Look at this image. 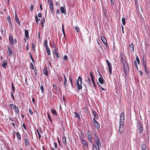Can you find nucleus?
Segmentation results:
<instances>
[{
    "label": "nucleus",
    "mask_w": 150,
    "mask_h": 150,
    "mask_svg": "<svg viewBox=\"0 0 150 150\" xmlns=\"http://www.w3.org/2000/svg\"><path fill=\"white\" fill-rule=\"evenodd\" d=\"M94 136L95 142L93 144V150H99L100 145L101 146L100 139L96 133L94 134Z\"/></svg>",
    "instance_id": "f257e3e1"
},
{
    "label": "nucleus",
    "mask_w": 150,
    "mask_h": 150,
    "mask_svg": "<svg viewBox=\"0 0 150 150\" xmlns=\"http://www.w3.org/2000/svg\"><path fill=\"white\" fill-rule=\"evenodd\" d=\"M121 59L122 62V63L123 64L124 69L125 73V75H127L128 74L129 71V66L128 64L126 62L125 63L123 61V57H121Z\"/></svg>",
    "instance_id": "f03ea898"
},
{
    "label": "nucleus",
    "mask_w": 150,
    "mask_h": 150,
    "mask_svg": "<svg viewBox=\"0 0 150 150\" xmlns=\"http://www.w3.org/2000/svg\"><path fill=\"white\" fill-rule=\"evenodd\" d=\"M82 78L80 76H79L77 83H76L77 87L78 90L82 88Z\"/></svg>",
    "instance_id": "7ed1b4c3"
},
{
    "label": "nucleus",
    "mask_w": 150,
    "mask_h": 150,
    "mask_svg": "<svg viewBox=\"0 0 150 150\" xmlns=\"http://www.w3.org/2000/svg\"><path fill=\"white\" fill-rule=\"evenodd\" d=\"M137 127V132H139L141 134L143 132V127L141 122L138 123Z\"/></svg>",
    "instance_id": "20e7f679"
},
{
    "label": "nucleus",
    "mask_w": 150,
    "mask_h": 150,
    "mask_svg": "<svg viewBox=\"0 0 150 150\" xmlns=\"http://www.w3.org/2000/svg\"><path fill=\"white\" fill-rule=\"evenodd\" d=\"M49 8L51 13L53 15L54 13V11L53 9V3L52 0H50V1Z\"/></svg>",
    "instance_id": "39448f33"
},
{
    "label": "nucleus",
    "mask_w": 150,
    "mask_h": 150,
    "mask_svg": "<svg viewBox=\"0 0 150 150\" xmlns=\"http://www.w3.org/2000/svg\"><path fill=\"white\" fill-rule=\"evenodd\" d=\"M9 40L10 44L11 46H13L14 45L13 37L11 34H10L9 35Z\"/></svg>",
    "instance_id": "423d86ee"
},
{
    "label": "nucleus",
    "mask_w": 150,
    "mask_h": 150,
    "mask_svg": "<svg viewBox=\"0 0 150 150\" xmlns=\"http://www.w3.org/2000/svg\"><path fill=\"white\" fill-rule=\"evenodd\" d=\"M90 76H91V81H92V83H93V85L94 88H96V86L95 84V82L94 81V78H93L92 74L91 72H90Z\"/></svg>",
    "instance_id": "0eeeda50"
},
{
    "label": "nucleus",
    "mask_w": 150,
    "mask_h": 150,
    "mask_svg": "<svg viewBox=\"0 0 150 150\" xmlns=\"http://www.w3.org/2000/svg\"><path fill=\"white\" fill-rule=\"evenodd\" d=\"M125 114L124 112H121L120 114V121L124 122Z\"/></svg>",
    "instance_id": "6e6552de"
},
{
    "label": "nucleus",
    "mask_w": 150,
    "mask_h": 150,
    "mask_svg": "<svg viewBox=\"0 0 150 150\" xmlns=\"http://www.w3.org/2000/svg\"><path fill=\"white\" fill-rule=\"evenodd\" d=\"M108 69L110 74V75L112 74V67L111 63L110 62L108 64H107Z\"/></svg>",
    "instance_id": "1a4fd4ad"
},
{
    "label": "nucleus",
    "mask_w": 150,
    "mask_h": 150,
    "mask_svg": "<svg viewBox=\"0 0 150 150\" xmlns=\"http://www.w3.org/2000/svg\"><path fill=\"white\" fill-rule=\"evenodd\" d=\"M7 48L8 49V55L9 56H11L12 54V51L8 46Z\"/></svg>",
    "instance_id": "9d476101"
},
{
    "label": "nucleus",
    "mask_w": 150,
    "mask_h": 150,
    "mask_svg": "<svg viewBox=\"0 0 150 150\" xmlns=\"http://www.w3.org/2000/svg\"><path fill=\"white\" fill-rule=\"evenodd\" d=\"M43 73L44 75H45L47 76H48V74L47 71V69L46 66H45L44 67Z\"/></svg>",
    "instance_id": "9b49d317"
},
{
    "label": "nucleus",
    "mask_w": 150,
    "mask_h": 150,
    "mask_svg": "<svg viewBox=\"0 0 150 150\" xmlns=\"http://www.w3.org/2000/svg\"><path fill=\"white\" fill-rule=\"evenodd\" d=\"M60 9L61 13L66 15V9L64 7H61L60 8Z\"/></svg>",
    "instance_id": "f8f14e48"
},
{
    "label": "nucleus",
    "mask_w": 150,
    "mask_h": 150,
    "mask_svg": "<svg viewBox=\"0 0 150 150\" xmlns=\"http://www.w3.org/2000/svg\"><path fill=\"white\" fill-rule=\"evenodd\" d=\"M101 38L102 42L104 44H105V43H107V40L105 36H102L101 37Z\"/></svg>",
    "instance_id": "ddd939ff"
},
{
    "label": "nucleus",
    "mask_w": 150,
    "mask_h": 150,
    "mask_svg": "<svg viewBox=\"0 0 150 150\" xmlns=\"http://www.w3.org/2000/svg\"><path fill=\"white\" fill-rule=\"evenodd\" d=\"M53 54L56 56L57 58L59 57V54L58 53L55 47V48L54 52H53Z\"/></svg>",
    "instance_id": "4468645a"
},
{
    "label": "nucleus",
    "mask_w": 150,
    "mask_h": 150,
    "mask_svg": "<svg viewBox=\"0 0 150 150\" xmlns=\"http://www.w3.org/2000/svg\"><path fill=\"white\" fill-rule=\"evenodd\" d=\"M100 76V77L98 78V81L100 84H102L103 83V81H104V80H103L102 77L101 75Z\"/></svg>",
    "instance_id": "2eb2a0df"
},
{
    "label": "nucleus",
    "mask_w": 150,
    "mask_h": 150,
    "mask_svg": "<svg viewBox=\"0 0 150 150\" xmlns=\"http://www.w3.org/2000/svg\"><path fill=\"white\" fill-rule=\"evenodd\" d=\"M86 81L87 84L89 85L91 87V81L89 78V77H88L87 79H86Z\"/></svg>",
    "instance_id": "dca6fc26"
},
{
    "label": "nucleus",
    "mask_w": 150,
    "mask_h": 150,
    "mask_svg": "<svg viewBox=\"0 0 150 150\" xmlns=\"http://www.w3.org/2000/svg\"><path fill=\"white\" fill-rule=\"evenodd\" d=\"M141 148L143 150H145L146 149V145L144 143H143L141 144Z\"/></svg>",
    "instance_id": "f3484780"
},
{
    "label": "nucleus",
    "mask_w": 150,
    "mask_h": 150,
    "mask_svg": "<svg viewBox=\"0 0 150 150\" xmlns=\"http://www.w3.org/2000/svg\"><path fill=\"white\" fill-rule=\"evenodd\" d=\"M7 64V61L6 60H4L3 62V63L2 64V67L4 68H6Z\"/></svg>",
    "instance_id": "a211bd4d"
},
{
    "label": "nucleus",
    "mask_w": 150,
    "mask_h": 150,
    "mask_svg": "<svg viewBox=\"0 0 150 150\" xmlns=\"http://www.w3.org/2000/svg\"><path fill=\"white\" fill-rule=\"evenodd\" d=\"M25 37L27 38H29V33L27 30H26V29H25Z\"/></svg>",
    "instance_id": "6ab92c4d"
},
{
    "label": "nucleus",
    "mask_w": 150,
    "mask_h": 150,
    "mask_svg": "<svg viewBox=\"0 0 150 150\" xmlns=\"http://www.w3.org/2000/svg\"><path fill=\"white\" fill-rule=\"evenodd\" d=\"M50 110L53 114L57 115V112L56 111L55 109H53V108H51L50 109Z\"/></svg>",
    "instance_id": "aec40b11"
},
{
    "label": "nucleus",
    "mask_w": 150,
    "mask_h": 150,
    "mask_svg": "<svg viewBox=\"0 0 150 150\" xmlns=\"http://www.w3.org/2000/svg\"><path fill=\"white\" fill-rule=\"evenodd\" d=\"M25 145L26 146H28L29 145V141L27 139V138H25Z\"/></svg>",
    "instance_id": "412c9836"
},
{
    "label": "nucleus",
    "mask_w": 150,
    "mask_h": 150,
    "mask_svg": "<svg viewBox=\"0 0 150 150\" xmlns=\"http://www.w3.org/2000/svg\"><path fill=\"white\" fill-rule=\"evenodd\" d=\"M15 20L19 24V25H20V22L19 21V18H18V17L17 16V14L16 13L15 15Z\"/></svg>",
    "instance_id": "4be33fe9"
},
{
    "label": "nucleus",
    "mask_w": 150,
    "mask_h": 150,
    "mask_svg": "<svg viewBox=\"0 0 150 150\" xmlns=\"http://www.w3.org/2000/svg\"><path fill=\"white\" fill-rule=\"evenodd\" d=\"M94 125L96 128L97 129H98L100 127V124L98 122L94 123Z\"/></svg>",
    "instance_id": "5701e85b"
},
{
    "label": "nucleus",
    "mask_w": 150,
    "mask_h": 150,
    "mask_svg": "<svg viewBox=\"0 0 150 150\" xmlns=\"http://www.w3.org/2000/svg\"><path fill=\"white\" fill-rule=\"evenodd\" d=\"M14 109L16 113H18L19 112L18 108L16 106L14 105Z\"/></svg>",
    "instance_id": "b1692460"
},
{
    "label": "nucleus",
    "mask_w": 150,
    "mask_h": 150,
    "mask_svg": "<svg viewBox=\"0 0 150 150\" xmlns=\"http://www.w3.org/2000/svg\"><path fill=\"white\" fill-rule=\"evenodd\" d=\"M130 50L131 51H134V47L133 43H132L129 46Z\"/></svg>",
    "instance_id": "393cba45"
},
{
    "label": "nucleus",
    "mask_w": 150,
    "mask_h": 150,
    "mask_svg": "<svg viewBox=\"0 0 150 150\" xmlns=\"http://www.w3.org/2000/svg\"><path fill=\"white\" fill-rule=\"evenodd\" d=\"M81 142L83 145L85 146H88V144L87 142L83 139H81Z\"/></svg>",
    "instance_id": "a878e982"
},
{
    "label": "nucleus",
    "mask_w": 150,
    "mask_h": 150,
    "mask_svg": "<svg viewBox=\"0 0 150 150\" xmlns=\"http://www.w3.org/2000/svg\"><path fill=\"white\" fill-rule=\"evenodd\" d=\"M16 134L17 139H18L21 140V136L19 133L18 132H17Z\"/></svg>",
    "instance_id": "bb28decb"
},
{
    "label": "nucleus",
    "mask_w": 150,
    "mask_h": 150,
    "mask_svg": "<svg viewBox=\"0 0 150 150\" xmlns=\"http://www.w3.org/2000/svg\"><path fill=\"white\" fill-rule=\"evenodd\" d=\"M92 113L93 115L96 118H98V115H97V113L95 111H93L92 112Z\"/></svg>",
    "instance_id": "cd10ccee"
},
{
    "label": "nucleus",
    "mask_w": 150,
    "mask_h": 150,
    "mask_svg": "<svg viewBox=\"0 0 150 150\" xmlns=\"http://www.w3.org/2000/svg\"><path fill=\"white\" fill-rule=\"evenodd\" d=\"M62 142L64 144H65V145L67 144L66 137H63Z\"/></svg>",
    "instance_id": "c85d7f7f"
},
{
    "label": "nucleus",
    "mask_w": 150,
    "mask_h": 150,
    "mask_svg": "<svg viewBox=\"0 0 150 150\" xmlns=\"http://www.w3.org/2000/svg\"><path fill=\"white\" fill-rule=\"evenodd\" d=\"M123 125H120L119 131L120 133H121L123 131Z\"/></svg>",
    "instance_id": "c756f323"
},
{
    "label": "nucleus",
    "mask_w": 150,
    "mask_h": 150,
    "mask_svg": "<svg viewBox=\"0 0 150 150\" xmlns=\"http://www.w3.org/2000/svg\"><path fill=\"white\" fill-rule=\"evenodd\" d=\"M7 19L9 23V25H12L11 22V19L10 18V16H8L7 17Z\"/></svg>",
    "instance_id": "7c9ffc66"
},
{
    "label": "nucleus",
    "mask_w": 150,
    "mask_h": 150,
    "mask_svg": "<svg viewBox=\"0 0 150 150\" xmlns=\"http://www.w3.org/2000/svg\"><path fill=\"white\" fill-rule=\"evenodd\" d=\"M46 49V50L47 51V53L48 55H50V49L48 47H45Z\"/></svg>",
    "instance_id": "2f4dec72"
},
{
    "label": "nucleus",
    "mask_w": 150,
    "mask_h": 150,
    "mask_svg": "<svg viewBox=\"0 0 150 150\" xmlns=\"http://www.w3.org/2000/svg\"><path fill=\"white\" fill-rule=\"evenodd\" d=\"M122 24L124 25H125V19L124 17L122 18Z\"/></svg>",
    "instance_id": "473e14b6"
},
{
    "label": "nucleus",
    "mask_w": 150,
    "mask_h": 150,
    "mask_svg": "<svg viewBox=\"0 0 150 150\" xmlns=\"http://www.w3.org/2000/svg\"><path fill=\"white\" fill-rule=\"evenodd\" d=\"M47 44V40H45L44 43V46L45 47H48Z\"/></svg>",
    "instance_id": "72a5a7b5"
},
{
    "label": "nucleus",
    "mask_w": 150,
    "mask_h": 150,
    "mask_svg": "<svg viewBox=\"0 0 150 150\" xmlns=\"http://www.w3.org/2000/svg\"><path fill=\"white\" fill-rule=\"evenodd\" d=\"M45 23V19L44 18L43 20H42L41 21V25L43 27H44L43 23Z\"/></svg>",
    "instance_id": "f704fd0d"
},
{
    "label": "nucleus",
    "mask_w": 150,
    "mask_h": 150,
    "mask_svg": "<svg viewBox=\"0 0 150 150\" xmlns=\"http://www.w3.org/2000/svg\"><path fill=\"white\" fill-rule=\"evenodd\" d=\"M36 131H37V132L38 133V139H40L41 138L40 134L39 133V130L38 129H36Z\"/></svg>",
    "instance_id": "c9c22d12"
},
{
    "label": "nucleus",
    "mask_w": 150,
    "mask_h": 150,
    "mask_svg": "<svg viewBox=\"0 0 150 150\" xmlns=\"http://www.w3.org/2000/svg\"><path fill=\"white\" fill-rule=\"evenodd\" d=\"M74 113L76 117H79L80 118V116L78 113H76V112H74Z\"/></svg>",
    "instance_id": "e433bc0d"
},
{
    "label": "nucleus",
    "mask_w": 150,
    "mask_h": 150,
    "mask_svg": "<svg viewBox=\"0 0 150 150\" xmlns=\"http://www.w3.org/2000/svg\"><path fill=\"white\" fill-rule=\"evenodd\" d=\"M87 134H88V138H91V132H90V131L89 130H88V131Z\"/></svg>",
    "instance_id": "4c0bfd02"
},
{
    "label": "nucleus",
    "mask_w": 150,
    "mask_h": 150,
    "mask_svg": "<svg viewBox=\"0 0 150 150\" xmlns=\"http://www.w3.org/2000/svg\"><path fill=\"white\" fill-rule=\"evenodd\" d=\"M143 66L144 67V69L146 68V63L145 61H144V60H143Z\"/></svg>",
    "instance_id": "58836bf2"
},
{
    "label": "nucleus",
    "mask_w": 150,
    "mask_h": 150,
    "mask_svg": "<svg viewBox=\"0 0 150 150\" xmlns=\"http://www.w3.org/2000/svg\"><path fill=\"white\" fill-rule=\"evenodd\" d=\"M40 89L42 93H43L44 92V88L42 86H40Z\"/></svg>",
    "instance_id": "ea45409f"
},
{
    "label": "nucleus",
    "mask_w": 150,
    "mask_h": 150,
    "mask_svg": "<svg viewBox=\"0 0 150 150\" xmlns=\"http://www.w3.org/2000/svg\"><path fill=\"white\" fill-rule=\"evenodd\" d=\"M34 8V6L33 5H31L30 6V9L31 11H32Z\"/></svg>",
    "instance_id": "a19ab883"
},
{
    "label": "nucleus",
    "mask_w": 150,
    "mask_h": 150,
    "mask_svg": "<svg viewBox=\"0 0 150 150\" xmlns=\"http://www.w3.org/2000/svg\"><path fill=\"white\" fill-rule=\"evenodd\" d=\"M136 60L138 64H139L140 63V61H139V59L137 56H136Z\"/></svg>",
    "instance_id": "79ce46f5"
},
{
    "label": "nucleus",
    "mask_w": 150,
    "mask_h": 150,
    "mask_svg": "<svg viewBox=\"0 0 150 150\" xmlns=\"http://www.w3.org/2000/svg\"><path fill=\"white\" fill-rule=\"evenodd\" d=\"M69 80L71 83V86H73L72 80L71 77V76H69Z\"/></svg>",
    "instance_id": "37998d69"
},
{
    "label": "nucleus",
    "mask_w": 150,
    "mask_h": 150,
    "mask_svg": "<svg viewBox=\"0 0 150 150\" xmlns=\"http://www.w3.org/2000/svg\"><path fill=\"white\" fill-rule=\"evenodd\" d=\"M30 58L32 60V62L34 63V59L33 58V57L31 54V53H30Z\"/></svg>",
    "instance_id": "c03bdc74"
},
{
    "label": "nucleus",
    "mask_w": 150,
    "mask_h": 150,
    "mask_svg": "<svg viewBox=\"0 0 150 150\" xmlns=\"http://www.w3.org/2000/svg\"><path fill=\"white\" fill-rule=\"evenodd\" d=\"M134 64L135 65V67L136 68V69H137V71H138V67L137 63L136 62V61H135V62H134Z\"/></svg>",
    "instance_id": "a18cd8bd"
},
{
    "label": "nucleus",
    "mask_w": 150,
    "mask_h": 150,
    "mask_svg": "<svg viewBox=\"0 0 150 150\" xmlns=\"http://www.w3.org/2000/svg\"><path fill=\"white\" fill-rule=\"evenodd\" d=\"M64 59L65 60L67 61L68 60V57L67 56L65 55L64 57Z\"/></svg>",
    "instance_id": "49530a36"
},
{
    "label": "nucleus",
    "mask_w": 150,
    "mask_h": 150,
    "mask_svg": "<svg viewBox=\"0 0 150 150\" xmlns=\"http://www.w3.org/2000/svg\"><path fill=\"white\" fill-rule=\"evenodd\" d=\"M32 49L34 51H35V45H34V44L33 43H32Z\"/></svg>",
    "instance_id": "de8ad7c7"
},
{
    "label": "nucleus",
    "mask_w": 150,
    "mask_h": 150,
    "mask_svg": "<svg viewBox=\"0 0 150 150\" xmlns=\"http://www.w3.org/2000/svg\"><path fill=\"white\" fill-rule=\"evenodd\" d=\"M75 29L77 32H78L79 31V28L77 26H75Z\"/></svg>",
    "instance_id": "09e8293b"
},
{
    "label": "nucleus",
    "mask_w": 150,
    "mask_h": 150,
    "mask_svg": "<svg viewBox=\"0 0 150 150\" xmlns=\"http://www.w3.org/2000/svg\"><path fill=\"white\" fill-rule=\"evenodd\" d=\"M30 67L32 69H33V70L34 69V65H33V64L32 63L30 64Z\"/></svg>",
    "instance_id": "8fccbe9b"
},
{
    "label": "nucleus",
    "mask_w": 150,
    "mask_h": 150,
    "mask_svg": "<svg viewBox=\"0 0 150 150\" xmlns=\"http://www.w3.org/2000/svg\"><path fill=\"white\" fill-rule=\"evenodd\" d=\"M144 71H145V72L146 74V75H148V71L146 68L144 69Z\"/></svg>",
    "instance_id": "3c124183"
},
{
    "label": "nucleus",
    "mask_w": 150,
    "mask_h": 150,
    "mask_svg": "<svg viewBox=\"0 0 150 150\" xmlns=\"http://www.w3.org/2000/svg\"><path fill=\"white\" fill-rule=\"evenodd\" d=\"M62 31L63 33H65L64 29V25L63 24L62 25Z\"/></svg>",
    "instance_id": "603ef678"
},
{
    "label": "nucleus",
    "mask_w": 150,
    "mask_h": 150,
    "mask_svg": "<svg viewBox=\"0 0 150 150\" xmlns=\"http://www.w3.org/2000/svg\"><path fill=\"white\" fill-rule=\"evenodd\" d=\"M29 112L31 115H32L33 114V112L30 109H29Z\"/></svg>",
    "instance_id": "864d4df0"
},
{
    "label": "nucleus",
    "mask_w": 150,
    "mask_h": 150,
    "mask_svg": "<svg viewBox=\"0 0 150 150\" xmlns=\"http://www.w3.org/2000/svg\"><path fill=\"white\" fill-rule=\"evenodd\" d=\"M53 88L56 90H57V86L55 84H54L53 85Z\"/></svg>",
    "instance_id": "5fc2aeb1"
},
{
    "label": "nucleus",
    "mask_w": 150,
    "mask_h": 150,
    "mask_svg": "<svg viewBox=\"0 0 150 150\" xmlns=\"http://www.w3.org/2000/svg\"><path fill=\"white\" fill-rule=\"evenodd\" d=\"M67 86V81H64V87L65 88H66Z\"/></svg>",
    "instance_id": "6e6d98bb"
},
{
    "label": "nucleus",
    "mask_w": 150,
    "mask_h": 150,
    "mask_svg": "<svg viewBox=\"0 0 150 150\" xmlns=\"http://www.w3.org/2000/svg\"><path fill=\"white\" fill-rule=\"evenodd\" d=\"M10 108L12 109V108H14V107H13V104H10Z\"/></svg>",
    "instance_id": "4d7b16f0"
},
{
    "label": "nucleus",
    "mask_w": 150,
    "mask_h": 150,
    "mask_svg": "<svg viewBox=\"0 0 150 150\" xmlns=\"http://www.w3.org/2000/svg\"><path fill=\"white\" fill-rule=\"evenodd\" d=\"M12 90L13 91H14V87L13 86V83H12Z\"/></svg>",
    "instance_id": "13d9d810"
},
{
    "label": "nucleus",
    "mask_w": 150,
    "mask_h": 150,
    "mask_svg": "<svg viewBox=\"0 0 150 150\" xmlns=\"http://www.w3.org/2000/svg\"><path fill=\"white\" fill-rule=\"evenodd\" d=\"M57 14H59L60 13V11L59 9H57L56 11Z\"/></svg>",
    "instance_id": "bf43d9fd"
},
{
    "label": "nucleus",
    "mask_w": 150,
    "mask_h": 150,
    "mask_svg": "<svg viewBox=\"0 0 150 150\" xmlns=\"http://www.w3.org/2000/svg\"><path fill=\"white\" fill-rule=\"evenodd\" d=\"M139 75L141 76H142L143 75V73L142 71H139Z\"/></svg>",
    "instance_id": "052dcab7"
},
{
    "label": "nucleus",
    "mask_w": 150,
    "mask_h": 150,
    "mask_svg": "<svg viewBox=\"0 0 150 150\" xmlns=\"http://www.w3.org/2000/svg\"><path fill=\"white\" fill-rule=\"evenodd\" d=\"M124 122L120 121V125H123Z\"/></svg>",
    "instance_id": "680f3d73"
},
{
    "label": "nucleus",
    "mask_w": 150,
    "mask_h": 150,
    "mask_svg": "<svg viewBox=\"0 0 150 150\" xmlns=\"http://www.w3.org/2000/svg\"><path fill=\"white\" fill-rule=\"evenodd\" d=\"M23 128H24V129L25 130H26V127L24 123H23Z\"/></svg>",
    "instance_id": "e2e57ef3"
},
{
    "label": "nucleus",
    "mask_w": 150,
    "mask_h": 150,
    "mask_svg": "<svg viewBox=\"0 0 150 150\" xmlns=\"http://www.w3.org/2000/svg\"><path fill=\"white\" fill-rule=\"evenodd\" d=\"M105 44H104L105 45V46H106V48L108 50H109V47L107 43H105Z\"/></svg>",
    "instance_id": "0e129e2a"
},
{
    "label": "nucleus",
    "mask_w": 150,
    "mask_h": 150,
    "mask_svg": "<svg viewBox=\"0 0 150 150\" xmlns=\"http://www.w3.org/2000/svg\"><path fill=\"white\" fill-rule=\"evenodd\" d=\"M93 122L94 124L98 122H97V121L95 119V118L94 117L93 118Z\"/></svg>",
    "instance_id": "69168bd1"
},
{
    "label": "nucleus",
    "mask_w": 150,
    "mask_h": 150,
    "mask_svg": "<svg viewBox=\"0 0 150 150\" xmlns=\"http://www.w3.org/2000/svg\"><path fill=\"white\" fill-rule=\"evenodd\" d=\"M42 14L40 13H38V16L39 17H40V18L41 17H42Z\"/></svg>",
    "instance_id": "338daca9"
},
{
    "label": "nucleus",
    "mask_w": 150,
    "mask_h": 150,
    "mask_svg": "<svg viewBox=\"0 0 150 150\" xmlns=\"http://www.w3.org/2000/svg\"><path fill=\"white\" fill-rule=\"evenodd\" d=\"M11 96L12 98L13 99V100H14V96H13V94L12 92H11Z\"/></svg>",
    "instance_id": "774afa93"
}]
</instances>
